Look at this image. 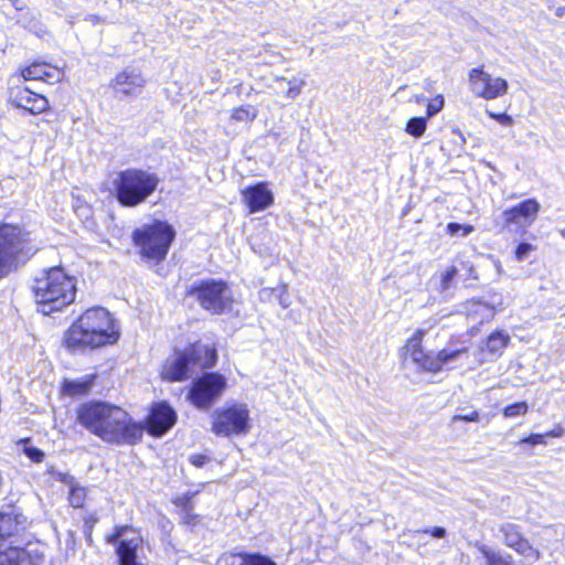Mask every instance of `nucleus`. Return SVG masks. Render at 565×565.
<instances>
[{
	"label": "nucleus",
	"instance_id": "1",
	"mask_svg": "<svg viewBox=\"0 0 565 565\" xmlns=\"http://www.w3.org/2000/svg\"><path fill=\"white\" fill-rule=\"evenodd\" d=\"M77 422L106 443L134 444L142 435L141 427L119 406L109 403H85L76 412Z\"/></svg>",
	"mask_w": 565,
	"mask_h": 565
},
{
	"label": "nucleus",
	"instance_id": "2",
	"mask_svg": "<svg viewBox=\"0 0 565 565\" xmlns=\"http://www.w3.org/2000/svg\"><path fill=\"white\" fill-rule=\"evenodd\" d=\"M120 335L113 315L102 307L84 311L67 329L64 343L67 349L83 351L114 344Z\"/></svg>",
	"mask_w": 565,
	"mask_h": 565
},
{
	"label": "nucleus",
	"instance_id": "3",
	"mask_svg": "<svg viewBox=\"0 0 565 565\" xmlns=\"http://www.w3.org/2000/svg\"><path fill=\"white\" fill-rule=\"evenodd\" d=\"M33 294L39 311L50 315L70 306L76 296V280L62 267H52L35 278Z\"/></svg>",
	"mask_w": 565,
	"mask_h": 565
},
{
	"label": "nucleus",
	"instance_id": "4",
	"mask_svg": "<svg viewBox=\"0 0 565 565\" xmlns=\"http://www.w3.org/2000/svg\"><path fill=\"white\" fill-rule=\"evenodd\" d=\"M110 183L118 202L124 206L135 207L156 192L160 178L149 170L129 168L113 172Z\"/></svg>",
	"mask_w": 565,
	"mask_h": 565
},
{
	"label": "nucleus",
	"instance_id": "5",
	"mask_svg": "<svg viewBox=\"0 0 565 565\" xmlns=\"http://www.w3.org/2000/svg\"><path fill=\"white\" fill-rule=\"evenodd\" d=\"M424 331L416 330L404 347L405 359L409 360L419 371L440 372L445 366L457 363L468 352L465 347L452 348L450 345L437 353L426 352L422 345Z\"/></svg>",
	"mask_w": 565,
	"mask_h": 565
},
{
	"label": "nucleus",
	"instance_id": "6",
	"mask_svg": "<svg viewBox=\"0 0 565 565\" xmlns=\"http://www.w3.org/2000/svg\"><path fill=\"white\" fill-rule=\"evenodd\" d=\"M175 232L166 222L156 221L134 233V239L143 257L160 262L166 258Z\"/></svg>",
	"mask_w": 565,
	"mask_h": 565
},
{
	"label": "nucleus",
	"instance_id": "7",
	"mask_svg": "<svg viewBox=\"0 0 565 565\" xmlns=\"http://www.w3.org/2000/svg\"><path fill=\"white\" fill-rule=\"evenodd\" d=\"M189 295L194 297L203 309L213 315H222L231 310L234 301L230 286L215 279L193 286Z\"/></svg>",
	"mask_w": 565,
	"mask_h": 565
},
{
	"label": "nucleus",
	"instance_id": "8",
	"mask_svg": "<svg viewBox=\"0 0 565 565\" xmlns=\"http://www.w3.org/2000/svg\"><path fill=\"white\" fill-rule=\"evenodd\" d=\"M249 429V409L244 403H228L213 413L212 431L217 436L246 435Z\"/></svg>",
	"mask_w": 565,
	"mask_h": 565
},
{
	"label": "nucleus",
	"instance_id": "9",
	"mask_svg": "<svg viewBox=\"0 0 565 565\" xmlns=\"http://www.w3.org/2000/svg\"><path fill=\"white\" fill-rule=\"evenodd\" d=\"M25 243L26 234L20 227L11 224L0 225V278L15 268L18 255Z\"/></svg>",
	"mask_w": 565,
	"mask_h": 565
},
{
	"label": "nucleus",
	"instance_id": "10",
	"mask_svg": "<svg viewBox=\"0 0 565 565\" xmlns=\"http://www.w3.org/2000/svg\"><path fill=\"white\" fill-rule=\"evenodd\" d=\"M470 92L479 98L493 100L508 93V81L500 76H492L482 66L473 67L468 73Z\"/></svg>",
	"mask_w": 565,
	"mask_h": 565
},
{
	"label": "nucleus",
	"instance_id": "11",
	"mask_svg": "<svg viewBox=\"0 0 565 565\" xmlns=\"http://www.w3.org/2000/svg\"><path fill=\"white\" fill-rule=\"evenodd\" d=\"M226 380L217 373H206L193 382L189 399L199 408H209L224 392Z\"/></svg>",
	"mask_w": 565,
	"mask_h": 565
},
{
	"label": "nucleus",
	"instance_id": "12",
	"mask_svg": "<svg viewBox=\"0 0 565 565\" xmlns=\"http://www.w3.org/2000/svg\"><path fill=\"white\" fill-rule=\"evenodd\" d=\"M201 350L202 348L199 345L186 352H174L173 355L167 359L163 364L162 377L168 381H183L188 376L192 366H210V362L199 361L196 354L200 353Z\"/></svg>",
	"mask_w": 565,
	"mask_h": 565
},
{
	"label": "nucleus",
	"instance_id": "13",
	"mask_svg": "<svg viewBox=\"0 0 565 565\" xmlns=\"http://www.w3.org/2000/svg\"><path fill=\"white\" fill-rule=\"evenodd\" d=\"M107 542L118 543L117 554L120 565H140L137 561V553L142 546V537L138 532L128 526H119L111 535L107 536Z\"/></svg>",
	"mask_w": 565,
	"mask_h": 565
},
{
	"label": "nucleus",
	"instance_id": "14",
	"mask_svg": "<svg viewBox=\"0 0 565 565\" xmlns=\"http://www.w3.org/2000/svg\"><path fill=\"white\" fill-rule=\"evenodd\" d=\"M540 204L534 199H527L520 204L507 209L501 214L502 226L504 228H527L537 217Z\"/></svg>",
	"mask_w": 565,
	"mask_h": 565
},
{
	"label": "nucleus",
	"instance_id": "15",
	"mask_svg": "<svg viewBox=\"0 0 565 565\" xmlns=\"http://www.w3.org/2000/svg\"><path fill=\"white\" fill-rule=\"evenodd\" d=\"M9 99L15 107L23 108L33 115L42 114L50 107L46 97L33 93L22 85L10 87Z\"/></svg>",
	"mask_w": 565,
	"mask_h": 565
},
{
	"label": "nucleus",
	"instance_id": "16",
	"mask_svg": "<svg viewBox=\"0 0 565 565\" xmlns=\"http://www.w3.org/2000/svg\"><path fill=\"white\" fill-rule=\"evenodd\" d=\"M177 420L175 412L167 403H158L147 418L148 431L153 436L166 434Z\"/></svg>",
	"mask_w": 565,
	"mask_h": 565
},
{
	"label": "nucleus",
	"instance_id": "17",
	"mask_svg": "<svg viewBox=\"0 0 565 565\" xmlns=\"http://www.w3.org/2000/svg\"><path fill=\"white\" fill-rule=\"evenodd\" d=\"M23 81H42L47 84H55L63 81L64 72L45 62H33L20 68Z\"/></svg>",
	"mask_w": 565,
	"mask_h": 565
},
{
	"label": "nucleus",
	"instance_id": "18",
	"mask_svg": "<svg viewBox=\"0 0 565 565\" xmlns=\"http://www.w3.org/2000/svg\"><path fill=\"white\" fill-rule=\"evenodd\" d=\"M242 195L250 213L264 211L274 203V194L265 182L247 186Z\"/></svg>",
	"mask_w": 565,
	"mask_h": 565
},
{
	"label": "nucleus",
	"instance_id": "19",
	"mask_svg": "<svg viewBox=\"0 0 565 565\" xmlns=\"http://www.w3.org/2000/svg\"><path fill=\"white\" fill-rule=\"evenodd\" d=\"M145 84L146 79L136 70H125L118 73L111 82L114 90L124 96L140 94Z\"/></svg>",
	"mask_w": 565,
	"mask_h": 565
},
{
	"label": "nucleus",
	"instance_id": "20",
	"mask_svg": "<svg viewBox=\"0 0 565 565\" xmlns=\"http://www.w3.org/2000/svg\"><path fill=\"white\" fill-rule=\"evenodd\" d=\"M510 342V335L502 331L491 333L484 343L479 348L480 353L483 355L479 363H483L488 359L500 356L503 350Z\"/></svg>",
	"mask_w": 565,
	"mask_h": 565
},
{
	"label": "nucleus",
	"instance_id": "21",
	"mask_svg": "<svg viewBox=\"0 0 565 565\" xmlns=\"http://www.w3.org/2000/svg\"><path fill=\"white\" fill-rule=\"evenodd\" d=\"M25 518L14 508L0 512V540L18 533L24 527Z\"/></svg>",
	"mask_w": 565,
	"mask_h": 565
},
{
	"label": "nucleus",
	"instance_id": "22",
	"mask_svg": "<svg viewBox=\"0 0 565 565\" xmlns=\"http://www.w3.org/2000/svg\"><path fill=\"white\" fill-rule=\"evenodd\" d=\"M94 379V375H86L76 380H65L63 393L70 396L84 395L90 391Z\"/></svg>",
	"mask_w": 565,
	"mask_h": 565
},
{
	"label": "nucleus",
	"instance_id": "23",
	"mask_svg": "<svg viewBox=\"0 0 565 565\" xmlns=\"http://www.w3.org/2000/svg\"><path fill=\"white\" fill-rule=\"evenodd\" d=\"M472 546L482 555L487 565H511V557L503 555L500 551L476 541Z\"/></svg>",
	"mask_w": 565,
	"mask_h": 565
},
{
	"label": "nucleus",
	"instance_id": "24",
	"mask_svg": "<svg viewBox=\"0 0 565 565\" xmlns=\"http://www.w3.org/2000/svg\"><path fill=\"white\" fill-rule=\"evenodd\" d=\"M457 275L458 268L450 265L435 274L431 278V282L436 286V289L439 292L444 294L454 287Z\"/></svg>",
	"mask_w": 565,
	"mask_h": 565
},
{
	"label": "nucleus",
	"instance_id": "25",
	"mask_svg": "<svg viewBox=\"0 0 565 565\" xmlns=\"http://www.w3.org/2000/svg\"><path fill=\"white\" fill-rule=\"evenodd\" d=\"M284 83L288 84V89L284 94V96L288 99H296L301 94L302 87L306 84L305 79L302 78H292L287 81L285 77H276L271 88L275 89L277 94H279Z\"/></svg>",
	"mask_w": 565,
	"mask_h": 565
},
{
	"label": "nucleus",
	"instance_id": "26",
	"mask_svg": "<svg viewBox=\"0 0 565 565\" xmlns=\"http://www.w3.org/2000/svg\"><path fill=\"white\" fill-rule=\"evenodd\" d=\"M0 565H30V561L23 550L9 547L0 552Z\"/></svg>",
	"mask_w": 565,
	"mask_h": 565
},
{
	"label": "nucleus",
	"instance_id": "27",
	"mask_svg": "<svg viewBox=\"0 0 565 565\" xmlns=\"http://www.w3.org/2000/svg\"><path fill=\"white\" fill-rule=\"evenodd\" d=\"M61 480L70 486V502L74 508H82L86 499V490L75 484L73 478L67 475H61Z\"/></svg>",
	"mask_w": 565,
	"mask_h": 565
},
{
	"label": "nucleus",
	"instance_id": "28",
	"mask_svg": "<svg viewBox=\"0 0 565 565\" xmlns=\"http://www.w3.org/2000/svg\"><path fill=\"white\" fill-rule=\"evenodd\" d=\"M270 296H275V298H277L279 305L284 309H287L290 306V303H291L290 297H289V294H288V287L285 284L280 285L277 288H273V289L264 288V289L260 290V298L262 299H269Z\"/></svg>",
	"mask_w": 565,
	"mask_h": 565
},
{
	"label": "nucleus",
	"instance_id": "29",
	"mask_svg": "<svg viewBox=\"0 0 565 565\" xmlns=\"http://www.w3.org/2000/svg\"><path fill=\"white\" fill-rule=\"evenodd\" d=\"M513 550L529 564L537 562L541 557L539 550L535 548L525 537H523Z\"/></svg>",
	"mask_w": 565,
	"mask_h": 565
},
{
	"label": "nucleus",
	"instance_id": "30",
	"mask_svg": "<svg viewBox=\"0 0 565 565\" xmlns=\"http://www.w3.org/2000/svg\"><path fill=\"white\" fill-rule=\"evenodd\" d=\"M258 115V109L253 105H242L233 108L231 111V119L235 122H250Z\"/></svg>",
	"mask_w": 565,
	"mask_h": 565
},
{
	"label": "nucleus",
	"instance_id": "31",
	"mask_svg": "<svg viewBox=\"0 0 565 565\" xmlns=\"http://www.w3.org/2000/svg\"><path fill=\"white\" fill-rule=\"evenodd\" d=\"M501 532L503 533L505 545L512 550L524 537L515 524L508 523V524L502 525Z\"/></svg>",
	"mask_w": 565,
	"mask_h": 565
},
{
	"label": "nucleus",
	"instance_id": "32",
	"mask_svg": "<svg viewBox=\"0 0 565 565\" xmlns=\"http://www.w3.org/2000/svg\"><path fill=\"white\" fill-rule=\"evenodd\" d=\"M426 128L427 117H414L407 121L405 131L415 138H419L424 135Z\"/></svg>",
	"mask_w": 565,
	"mask_h": 565
},
{
	"label": "nucleus",
	"instance_id": "33",
	"mask_svg": "<svg viewBox=\"0 0 565 565\" xmlns=\"http://www.w3.org/2000/svg\"><path fill=\"white\" fill-rule=\"evenodd\" d=\"M232 565H275L270 559L259 555L233 556Z\"/></svg>",
	"mask_w": 565,
	"mask_h": 565
},
{
	"label": "nucleus",
	"instance_id": "34",
	"mask_svg": "<svg viewBox=\"0 0 565 565\" xmlns=\"http://www.w3.org/2000/svg\"><path fill=\"white\" fill-rule=\"evenodd\" d=\"M18 444L22 447V451L25 454V456L33 462L39 463L44 460V452L36 447L31 446L28 439H22Z\"/></svg>",
	"mask_w": 565,
	"mask_h": 565
},
{
	"label": "nucleus",
	"instance_id": "35",
	"mask_svg": "<svg viewBox=\"0 0 565 565\" xmlns=\"http://www.w3.org/2000/svg\"><path fill=\"white\" fill-rule=\"evenodd\" d=\"M529 405L526 402H519L512 405L504 407L503 415L508 418H514L519 416H523L527 413Z\"/></svg>",
	"mask_w": 565,
	"mask_h": 565
},
{
	"label": "nucleus",
	"instance_id": "36",
	"mask_svg": "<svg viewBox=\"0 0 565 565\" xmlns=\"http://www.w3.org/2000/svg\"><path fill=\"white\" fill-rule=\"evenodd\" d=\"M473 230L472 225L467 224L449 223L447 225V233L451 236L461 235L465 237L472 233Z\"/></svg>",
	"mask_w": 565,
	"mask_h": 565
},
{
	"label": "nucleus",
	"instance_id": "37",
	"mask_svg": "<svg viewBox=\"0 0 565 565\" xmlns=\"http://www.w3.org/2000/svg\"><path fill=\"white\" fill-rule=\"evenodd\" d=\"M536 247L530 243H520L514 250V258L518 262H523L527 259L532 252H534Z\"/></svg>",
	"mask_w": 565,
	"mask_h": 565
},
{
	"label": "nucleus",
	"instance_id": "38",
	"mask_svg": "<svg viewBox=\"0 0 565 565\" xmlns=\"http://www.w3.org/2000/svg\"><path fill=\"white\" fill-rule=\"evenodd\" d=\"M444 97L443 95H437L433 99H430L427 104V118L435 116L444 108Z\"/></svg>",
	"mask_w": 565,
	"mask_h": 565
},
{
	"label": "nucleus",
	"instance_id": "39",
	"mask_svg": "<svg viewBox=\"0 0 565 565\" xmlns=\"http://www.w3.org/2000/svg\"><path fill=\"white\" fill-rule=\"evenodd\" d=\"M193 493H185L173 499V504L181 510L193 509Z\"/></svg>",
	"mask_w": 565,
	"mask_h": 565
},
{
	"label": "nucleus",
	"instance_id": "40",
	"mask_svg": "<svg viewBox=\"0 0 565 565\" xmlns=\"http://www.w3.org/2000/svg\"><path fill=\"white\" fill-rule=\"evenodd\" d=\"M181 521L186 525H194L198 522V515L193 513V509L181 510L180 512Z\"/></svg>",
	"mask_w": 565,
	"mask_h": 565
},
{
	"label": "nucleus",
	"instance_id": "41",
	"mask_svg": "<svg viewBox=\"0 0 565 565\" xmlns=\"http://www.w3.org/2000/svg\"><path fill=\"white\" fill-rule=\"evenodd\" d=\"M487 114H488L491 118L495 119V120H497L499 124H501L502 126H507V127H509V126H512V125H513V122H514V121H513V118H512L510 115H508V114H495V113H492V111H490V110H487Z\"/></svg>",
	"mask_w": 565,
	"mask_h": 565
},
{
	"label": "nucleus",
	"instance_id": "42",
	"mask_svg": "<svg viewBox=\"0 0 565 565\" xmlns=\"http://www.w3.org/2000/svg\"><path fill=\"white\" fill-rule=\"evenodd\" d=\"M480 419V414L477 411H471L468 414H457L452 417L454 422L462 420V422H471L477 423Z\"/></svg>",
	"mask_w": 565,
	"mask_h": 565
},
{
	"label": "nucleus",
	"instance_id": "43",
	"mask_svg": "<svg viewBox=\"0 0 565 565\" xmlns=\"http://www.w3.org/2000/svg\"><path fill=\"white\" fill-rule=\"evenodd\" d=\"M545 436L543 434H532L521 440V443L530 444V445H542L545 444L544 441Z\"/></svg>",
	"mask_w": 565,
	"mask_h": 565
},
{
	"label": "nucleus",
	"instance_id": "44",
	"mask_svg": "<svg viewBox=\"0 0 565 565\" xmlns=\"http://www.w3.org/2000/svg\"><path fill=\"white\" fill-rule=\"evenodd\" d=\"M425 533H429L434 537L443 539L446 535V530L444 527L435 526L431 529H426Z\"/></svg>",
	"mask_w": 565,
	"mask_h": 565
},
{
	"label": "nucleus",
	"instance_id": "45",
	"mask_svg": "<svg viewBox=\"0 0 565 565\" xmlns=\"http://www.w3.org/2000/svg\"><path fill=\"white\" fill-rule=\"evenodd\" d=\"M564 434V429L562 426L557 425L556 427H554L552 430L547 431L546 434H544L545 437H554V438H557V437H562Z\"/></svg>",
	"mask_w": 565,
	"mask_h": 565
},
{
	"label": "nucleus",
	"instance_id": "46",
	"mask_svg": "<svg viewBox=\"0 0 565 565\" xmlns=\"http://www.w3.org/2000/svg\"><path fill=\"white\" fill-rule=\"evenodd\" d=\"M206 461V457L204 456H192L191 462L196 467H202Z\"/></svg>",
	"mask_w": 565,
	"mask_h": 565
},
{
	"label": "nucleus",
	"instance_id": "47",
	"mask_svg": "<svg viewBox=\"0 0 565 565\" xmlns=\"http://www.w3.org/2000/svg\"><path fill=\"white\" fill-rule=\"evenodd\" d=\"M475 306L477 307V311L483 310V311H487L488 316L492 315V310L490 308H488L486 305L478 302Z\"/></svg>",
	"mask_w": 565,
	"mask_h": 565
},
{
	"label": "nucleus",
	"instance_id": "48",
	"mask_svg": "<svg viewBox=\"0 0 565 565\" xmlns=\"http://www.w3.org/2000/svg\"><path fill=\"white\" fill-rule=\"evenodd\" d=\"M494 266H495L498 274L501 275L503 273L501 263L499 260H495Z\"/></svg>",
	"mask_w": 565,
	"mask_h": 565
}]
</instances>
